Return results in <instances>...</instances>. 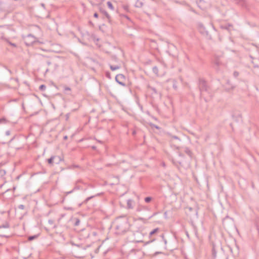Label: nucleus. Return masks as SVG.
Instances as JSON below:
<instances>
[{"mask_svg":"<svg viewBox=\"0 0 259 259\" xmlns=\"http://www.w3.org/2000/svg\"><path fill=\"white\" fill-rule=\"evenodd\" d=\"M39 89L41 90H44L46 89V87L45 85H41L40 87H39Z\"/></svg>","mask_w":259,"mask_h":259,"instance_id":"obj_3","label":"nucleus"},{"mask_svg":"<svg viewBox=\"0 0 259 259\" xmlns=\"http://www.w3.org/2000/svg\"><path fill=\"white\" fill-rule=\"evenodd\" d=\"M94 16L96 18L98 17V15L97 14V13H95Z\"/></svg>","mask_w":259,"mask_h":259,"instance_id":"obj_6","label":"nucleus"},{"mask_svg":"<svg viewBox=\"0 0 259 259\" xmlns=\"http://www.w3.org/2000/svg\"><path fill=\"white\" fill-rule=\"evenodd\" d=\"M107 6L110 9H111L112 10H113L114 9V7L111 2H107Z\"/></svg>","mask_w":259,"mask_h":259,"instance_id":"obj_1","label":"nucleus"},{"mask_svg":"<svg viewBox=\"0 0 259 259\" xmlns=\"http://www.w3.org/2000/svg\"><path fill=\"white\" fill-rule=\"evenodd\" d=\"M53 158L51 157V158H50L48 160V161L49 163L52 164L53 162Z\"/></svg>","mask_w":259,"mask_h":259,"instance_id":"obj_2","label":"nucleus"},{"mask_svg":"<svg viewBox=\"0 0 259 259\" xmlns=\"http://www.w3.org/2000/svg\"><path fill=\"white\" fill-rule=\"evenodd\" d=\"M156 232V230H154V231H152V232L150 233V235H152V234H154L155 232Z\"/></svg>","mask_w":259,"mask_h":259,"instance_id":"obj_5","label":"nucleus"},{"mask_svg":"<svg viewBox=\"0 0 259 259\" xmlns=\"http://www.w3.org/2000/svg\"><path fill=\"white\" fill-rule=\"evenodd\" d=\"M150 200H151V198L150 197H146L145 198V201L146 202H149L150 201Z\"/></svg>","mask_w":259,"mask_h":259,"instance_id":"obj_4","label":"nucleus"}]
</instances>
